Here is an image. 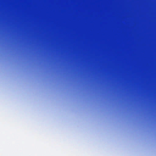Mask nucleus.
<instances>
[{
    "label": "nucleus",
    "mask_w": 156,
    "mask_h": 156,
    "mask_svg": "<svg viewBox=\"0 0 156 156\" xmlns=\"http://www.w3.org/2000/svg\"><path fill=\"white\" fill-rule=\"evenodd\" d=\"M98 89H99V87H98Z\"/></svg>",
    "instance_id": "obj_3"
},
{
    "label": "nucleus",
    "mask_w": 156,
    "mask_h": 156,
    "mask_svg": "<svg viewBox=\"0 0 156 156\" xmlns=\"http://www.w3.org/2000/svg\"><path fill=\"white\" fill-rule=\"evenodd\" d=\"M99 61V23H98V61ZM99 69H98V71ZM99 85V84H98Z\"/></svg>",
    "instance_id": "obj_1"
},
{
    "label": "nucleus",
    "mask_w": 156,
    "mask_h": 156,
    "mask_svg": "<svg viewBox=\"0 0 156 156\" xmlns=\"http://www.w3.org/2000/svg\"><path fill=\"white\" fill-rule=\"evenodd\" d=\"M98 89H99V87H98Z\"/></svg>",
    "instance_id": "obj_4"
},
{
    "label": "nucleus",
    "mask_w": 156,
    "mask_h": 156,
    "mask_svg": "<svg viewBox=\"0 0 156 156\" xmlns=\"http://www.w3.org/2000/svg\"><path fill=\"white\" fill-rule=\"evenodd\" d=\"M98 89H99V87H98Z\"/></svg>",
    "instance_id": "obj_2"
}]
</instances>
